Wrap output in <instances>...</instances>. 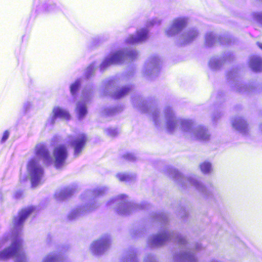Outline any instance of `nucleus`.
Listing matches in <instances>:
<instances>
[{
  "label": "nucleus",
  "mask_w": 262,
  "mask_h": 262,
  "mask_svg": "<svg viewBox=\"0 0 262 262\" xmlns=\"http://www.w3.org/2000/svg\"><path fill=\"white\" fill-rule=\"evenodd\" d=\"M21 195V192H18V193H16L15 194V196L16 198H18L19 197V196H20Z\"/></svg>",
  "instance_id": "40"
},
{
  "label": "nucleus",
  "mask_w": 262,
  "mask_h": 262,
  "mask_svg": "<svg viewBox=\"0 0 262 262\" xmlns=\"http://www.w3.org/2000/svg\"><path fill=\"white\" fill-rule=\"evenodd\" d=\"M138 55L136 51L132 50L128 51L127 50H119L112 53L107 57L100 65L101 70H104L108 66L122 63L126 59H134Z\"/></svg>",
  "instance_id": "5"
},
{
  "label": "nucleus",
  "mask_w": 262,
  "mask_h": 262,
  "mask_svg": "<svg viewBox=\"0 0 262 262\" xmlns=\"http://www.w3.org/2000/svg\"><path fill=\"white\" fill-rule=\"evenodd\" d=\"M31 104L29 102H27L25 103L24 105V107L25 109L26 110V111H27V109H28L30 107H31Z\"/></svg>",
  "instance_id": "38"
},
{
  "label": "nucleus",
  "mask_w": 262,
  "mask_h": 262,
  "mask_svg": "<svg viewBox=\"0 0 262 262\" xmlns=\"http://www.w3.org/2000/svg\"><path fill=\"white\" fill-rule=\"evenodd\" d=\"M116 177L120 181L127 182L131 180L130 176L126 173H118L117 174Z\"/></svg>",
  "instance_id": "27"
},
{
  "label": "nucleus",
  "mask_w": 262,
  "mask_h": 262,
  "mask_svg": "<svg viewBox=\"0 0 262 262\" xmlns=\"http://www.w3.org/2000/svg\"><path fill=\"white\" fill-rule=\"evenodd\" d=\"M86 137L83 134H80L75 136L68 137L67 143L74 148V155L78 156L82 152L85 142Z\"/></svg>",
  "instance_id": "9"
},
{
  "label": "nucleus",
  "mask_w": 262,
  "mask_h": 262,
  "mask_svg": "<svg viewBox=\"0 0 262 262\" xmlns=\"http://www.w3.org/2000/svg\"><path fill=\"white\" fill-rule=\"evenodd\" d=\"M187 19L185 18L174 19L171 25L165 30V34L168 36H172L178 33L186 25Z\"/></svg>",
  "instance_id": "11"
},
{
  "label": "nucleus",
  "mask_w": 262,
  "mask_h": 262,
  "mask_svg": "<svg viewBox=\"0 0 262 262\" xmlns=\"http://www.w3.org/2000/svg\"><path fill=\"white\" fill-rule=\"evenodd\" d=\"M83 96L84 98H86L87 97L86 96H85L84 93L83 94Z\"/></svg>",
  "instance_id": "43"
},
{
  "label": "nucleus",
  "mask_w": 262,
  "mask_h": 262,
  "mask_svg": "<svg viewBox=\"0 0 262 262\" xmlns=\"http://www.w3.org/2000/svg\"><path fill=\"white\" fill-rule=\"evenodd\" d=\"M42 262H64L59 257H57L55 253L49 254L46 256L42 260Z\"/></svg>",
  "instance_id": "22"
},
{
  "label": "nucleus",
  "mask_w": 262,
  "mask_h": 262,
  "mask_svg": "<svg viewBox=\"0 0 262 262\" xmlns=\"http://www.w3.org/2000/svg\"><path fill=\"white\" fill-rule=\"evenodd\" d=\"M222 63V61L216 57L212 58L210 59L209 65V67L213 69L216 70L218 69Z\"/></svg>",
  "instance_id": "23"
},
{
  "label": "nucleus",
  "mask_w": 262,
  "mask_h": 262,
  "mask_svg": "<svg viewBox=\"0 0 262 262\" xmlns=\"http://www.w3.org/2000/svg\"><path fill=\"white\" fill-rule=\"evenodd\" d=\"M8 240H9V239L8 238V236H6L3 237L2 242L3 243V244H4V243H5L6 242H7Z\"/></svg>",
  "instance_id": "39"
},
{
  "label": "nucleus",
  "mask_w": 262,
  "mask_h": 262,
  "mask_svg": "<svg viewBox=\"0 0 262 262\" xmlns=\"http://www.w3.org/2000/svg\"><path fill=\"white\" fill-rule=\"evenodd\" d=\"M87 210H90V209H85L84 207H81L76 208L70 212L68 217L71 220L75 219L82 215Z\"/></svg>",
  "instance_id": "21"
},
{
  "label": "nucleus",
  "mask_w": 262,
  "mask_h": 262,
  "mask_svg": "<svg viewBox=\"0 0 262 262\" xmlns=\"http://www.w3.org/2000/svg\"><path fill=\"white\" fill-rule=\"evenodd\" d=\"M161 23V20L158 18H155L148 22L149 26H154L156 25H159Z\"/></svg>",
  "instance_id": "31"
},
{
  "label": "nucleus",
  "mask_w": 262,
  "mask_h": 262,
  "mask_svg": "<svg viewBox=\"0 0 262 262\" xmlns=\"http://www.w3.org/2000/svg\"><path fill=\"white\" fill-rule=\"evenodd\" d=\"M68 156L67 147L66 144H59L56 146L53 150V158L52 162H54L57 168L63 166Z\"/></svg>",
  "instance_id": "8"
},
{
  "label": "nucleus",
  "mask_w": 262,
  "mask_h": 262,
  "mask_svg": "<svg viewBox=\"0 0 262 262\" xmlns=\"http://www.w3.org/2000/svg\"><path fill=\"white\" fill-rule=\"evenodd\" d=\"M57 118L68 120L70 119V115L66 110L59 106H55L53 108L51 116L47 121V124H53Z\"/></svg>",
  "instance_id": "12"
},
{
  "label": "nucleus",
  "mask_w": 262,
  "mask_h": 262,
  "mask_svg": "<svg viewBox=\"0 0 262 262\" xmlns=\"http://www.w3.org/2000/svg\"><path fill=\"white\" fill-rule=\"evenodd\" d=\"M148 30L146 29H141L137 31L136 35H130L126 39V42L135 44L145 41L147 38Z\"/></svg>",
  "instance_id": "13"
},
{
  "label": "nucleus",
  "mask_w": 262,
  "mask_h": 262,
  "mask_svg": "<svg viewBox=\"0 0 262 262\" xmlns=\"http://www.w3.org/2000/svg\"><path fill=\"white\" fill-rule=\"evenodd\" d=\"M128 88H123L117 91L114 94H112V96L116 98H120L124 95H126L129 92Z\"/></svg>",
  "instance_id": "24"
},
{
  "label": "nucleus",
  "mask_w": 262,
  "mask_h": 262,
  "mask_svg": "<svg viewBox=\"0 0 262 262\" xmlns=\"http://www.w3.org/2000/svg\"><path fill=\"white\" fill-rule=\"evenodd\" d=\"M258 47L262 50V43L257 42Z\"/></svg>",
  "instance_id": "41"
},
{
  "label": "nucleus",
  "mask_w": 262,
  "mask_h": 262,
  "mask_svg": "<svg viewBox=\"0 0 262 262\" xmlns=\"http://www.w3.org/2000/svg\"><path fill=\"white\" fill-rule=\"evenodd\" d=\"M110 245V239L109 236L104 235L94 242L91 245L90 250L93 254L99 255L106 251Z\"/></svg>",
  "instance_id": "10"
},
{
  "label": "nucleus",
  "mask_w": 262,
  "mask_h": 262,
  "mask_svg": "<svg viewBox=\"0 0 262 262\" xmlns=\"http://www.w3.org/2000/svg\"><path fill=\"white\" fill-rule=\"evenodd\" d=\"M107 134L111 136H115L117 134L115 129L109 128L106 130Z\"/></svg>",
  "instance_id": "33"
},
{
  "label": "nucleus",
  "mask_w": 262,
  "mask_h": 262,
  "mask_svg": "<svg viewBox=\"0 0 262 262\" xmlns=\"http://www.w3.org/2000/svg\"><path fill=\"white\" fill-rule=\"evenodd\" d=\"M165 127L170 133L175 131L178 127L185 137L191 140L205 141L209 140L210 134L204 127L194 126L191 120L177 118L170 107L165 110Z\"/></svg>",
  "instance_id": "1"
},
{
  "label": "nucleus",
  "mask_w": 262,
  "mask_h": 262,
  "mask_svg": "<svg viewBox=\"0 0 262 262\" xmlns=\"http://www.w3.org/2000/svg\"><path fill=\"white\" fill-rule=\"evenodd\" d=\"M152 118L153 120L155 123V124L157 126H161V122H160V116H159V113L158 111H154L152 114Z\"/></svg>",
  "instance_id": "28"
},
{
  "label": "nucleus",
  "mask_w": 262,
  "mask_h": 262,
  "mask_svg": "<svg viewBox=\"0 0 262 262\" xmlns=\"http://www.w3.org/2000/svg\"><path fill=\"white\" fill-rule=\"evenodd\" d=\"M76 113L79 119H82L86 114L87 111L85 102H79L77 104Z\"/></svg>",
  "instance_id": "20"
},
{
  "label": "nucleus",
  "mask_w": 262,
  "mask_h": 262,
  "mask_svg": "<svg viewBox=\"0 0 262 262\" xmlns=\"http://www.w3.org/2000/svg\"><path fill=\"white\" fill-rule=\"evenodd\" d=\"M198 31L194 29L188 31L181 37V43L184 45L190 42L198 35Z\"/></svg>",
  "instance_id": "16"
},
{
  "label": "nucleus",
  "mask_w": 262,
  "mask_h": 262,
  "mask_svg": "<svg viewBox=\"0 0 262 262\" xmlns=\"http://www.w3.org/2000/svg\"><path fill=\"white\" fill-rule=\"evenodd\" d=\"M200 167L202 172L204 173H209L212 170L211 165L208 162L202 163Z\"/></svg>",
  "instance_id": "25"
},
{
  "label": "nucleus",
  "mask_w": 262,
  "mask_h": 262,
  "mask_svg": "<svg viewBox=\"0 0 262 262\" xmlns=\"http://www.w3.org/2000/svg\"><path fill=\"white\" fill-rule=\"evenodd\" d=\"M232 125L234 128L243 134H245L247 131L246 122L242 117H237L232 120Z\"/></svg>",
  "instance_id": "15"
},
{
  "label": "nucleus",
  "mask_w": 262,
  "mask_h": 262,
  "mask_svg": "<svg viewBox=\"0 0 262 262\" xmlns=\"http://www.w3.org/2000/svg\"><path fill=\"white\" fill-rule=\"evenodd\" d=\"M159 59L154 58L146 63L144 69V72L147 76L156 75L159 69Z\"/></svg>",
  "instance_id": "14"
},
{
  "label": "nucleus",
  "mask_w": 262,
  "mask_h": 262,
  "mask_svg": "<svg viewBox=\"0 0 262 262\" xmlns=\"http://www.w3.org/2000/svg\"><path fill=\"white\" fill-rule=\"evenodd\" d=\"M105 190H106V188L104 187H101V188H98L94 190V195H95V196H96V195L98 196V195H101L104 193Z\"/></svg>",
  "instance_id": "30"
},
{
  "label": "nucleus",
  "mask_w": 262,
  "mask_h": 262,
  "mask_svg": "<svg viewBox=\"0 0 262 262\" xmlns=\"http://www.w3.org/2000/svg\"><path fill=\"white\" fill-rule=\"evenodd\" d=\"M112 203L118 205L117 211L120 214L123 215L129 214L136 206L134 203L128 202L127 197L123 194L111 200L108 202V205H111Z\"/></svg>",
  "instance_id": "6"
},
{
  "label": "nucleus",
  "mask_w": 262,
  "mask_h": 262,
  "mask_svg": "<svg viewBox=\"0 0 262 262\" xmlns=\"http://www.w3.org/2000/svg\"><path fill=\"white\" fill-rule=\"evenodd\" d=\"M127 262H137V260L135 256L130 255L127 259Z\"/></svg>",
  "instance_id": "36"
},
{
  "label": "nucleus",
  "mask_w": 262,
  "mask_h": 262,
  "mask_svg": "<svg viewBox=\"0 0 262 262\" xmlns=\"http://www.w3.org/2000/svg\"><path fill=\"white\" fill-rule=\"evenodd\" d=\"M177 242L180 245L184 247V250L174 256L177 262H196V259L194 253V249L199 250L201 246L197 244L190 246L186 242L185 238L176 233L171 232L168 230H164L161 233L154 235L150 239V244L154 246H158L164 244L166 242L171 241Z\"/></svg>",
  "instance_id": "3"
},
{
  "label": "nucleus",
  "mask_w": 262,
  "mask_h": 262,
  "mask_svg": "<svg viewBox=\"0 0 262 262\" xmlns=\"http://www.w3.org/2000/svg\"><path fill=\"white\" fill-rule=\"evenodd\" d=\"M220 38L212 32L207 33L205 37V43L208 47L215 45L219 40Z\"/></svg>",
  "instance_id": "18"
},
{
  "label": "nucleus",
  "mask_w": 262,
  "mask_h": 262,
  "mask_svg": "<svg viewBox=\"0 0 262 262\" xmlns=\"http://www.w3.org/2000/svg\"><path fill=\"white\" fill-rule=\"evenodd\" d=\"M95 70V67L94 64L90 65L86 69V74L88 77L93 75Z\"/></svg>",
  "instance_id": "29"
},
{
  "label": "nucleus",
  "mask_w": 262,
  "mask_h": 262,
  "mask_svg": "<svg viewBox=\"0 0 262 262\" xmlns=\"http://www.w3.org/2000/svg\"><path fill=\"white\" fill-rule=\"evenodd\" d=\"M259 129L260 130H261V132H262V124H261L259 126Z\"/></svg>",
  "instance_id": "42"
},
{
  "label": "nucleus",
  "mask_w": 262,
  "mask_h": 262,
  "mask_svg": "<svg viewBox=\"0 0 262 262\" xmlns=\"http://www.w3.org/2000/svg\"><path fill=\"white\" fill-rule=\"evenodd\" d=\"M254 16L257 21L262 24V13L258 12L254 14Z\"/></svg>",
  "instance_id": "32"
},
{
  "label": "nucleus",
  "mask_w": 262,
  "mask_h": 262,
  "mask_svg": "<svg viewBox=\"0 0 262 262\" xmlns=\"http://www.w3.org/2000/svg\"><path fill=\"white\" fill-rule=\"evenodd\" d=\"M34 153L35 157L30 159L27 164V171L33 187L41 183L43 176V171L39 163V160H42L47 164L51 163L52 161V158L43 143H40L35 146Z\"/></svg>",
  "instance_id": "4"
},
{
  "label": "nucleus",
  "mask_w": 262,
  "mask_h": 262,
  "mask_svg": "<svg viewBox=\"0 0 262 262\" xmlns=\"http://www.w3.org/2000/svg\"><path fill=\"white\" fill-rule=\"evenodd\" d=\"M80 85V81L76 80L70 86V92L72 95H74Z\"/></svg>",
  "instance_id": "26"
},
{
  "label": "nucleus",
  "mask_w": 262,
  "mask_h": 262,
  "mask_svg": "<svg viewBox=\"0 0 262 262\" xmlns=\"http://www.w3.org/2000/svg\"><path fill=\"white\" fill-rule=\"evenodd\" d=\"M9 135V132L8 130H6L2 138V142H5L8 139Z\"/></svg>",
  "instance_id": "34"
},
{
  "label": "nucleus",
  "mask_w": 262,
  "mask_h": 262,
  "mask_svg": "<svg viewBox=\"0 0 262 262\" xmlns=\"http://www.w3.org/2000/svg\"><path fill=\"white\" fill-rule=\"evenodd\" d=\"M35 210L34 207H29L23 209L13 220L14 232L11 237L12 244L10 247L0 251V260H6L11 257L15 258V262H27V259L23 249V243L18 236L19 231L26 219ZM2 247L0 243V248Z\"/></svg>",
  "instance_id": "2"
},
{
  "label": "nucleus",
  "mask_w": 262,
  "mask_h": 262,
  "mask_svg": "<svg viewBox=\"0 0 262 262\" xmlns=\"http://www.w3.org/2000/svg\"><path fill=\"white\" fill-rule=\"evenodd\" d=\"M125 157L129 161H134L136 159V157L133 154H127L125 156Z\"/></svg>",
  "instance_id": "35"
},
{
  "label": "nucleus",
  "mask_w": 262,
  "mask_h": 262,
  "mask_svg": "<svg viewBox=\"0 0 262 262\" xmlns=\"http://www.w3.org/2000/svg\"><path fill=\"white\" fill-rule=\"evenodd\" d=\"M250 66L253 71H260L262 70V59L259 57L253 56L250 59Z\"/></svg>",
  "instance_id": "17"
},
{
  "label": "nucleus",
  "mask_w": 262,
  "mask_h": 262,
  "mask_svg": "<svg viewBox=\"0 0 262 262\" xmlns=\"http://www.w3.org/2000/svg\"><path fill=\"white\" fill-rule=\"evenodd\" d=\"M172 175L182 184L192 185L200 192L207 193V191H210V188H207L206 186L203 185L194 178L184 177L180 172L176 169L173 170Z\"/></svg>",
  "instance_id": "7"
},
{
  "label": "nucleus",
  "mask_w": 262,
  "mask_h": 262,
  "mask_svg": "<svg viewBox=\"0 0 262 262\" xmlns=\"http://www.w3.org/2000/svg\"><path fill=\"white\" fill-rule=\"evenodd\" d=\"M145 262H156V261L153 256L150 255L145 259Z\"/></svg>",
  "instance_id": "37"
},
{
  "label": "nucleus",
  "mask_w": 262,
  "mask_h": 262,
  "mask_svg": "<svg viewBox=\"0 0 262 262\" xmlns=\"http://www.w3.org/2000/svg\"><path fill=\"white\" fill-rule=\"evenodd\" d=\"M73 193V190L70 188H67L63 190L57 191L55 194L57 200L61 201L65 199Z\"/></svg>",
  "instance_id": "19"
}]
</instances>
